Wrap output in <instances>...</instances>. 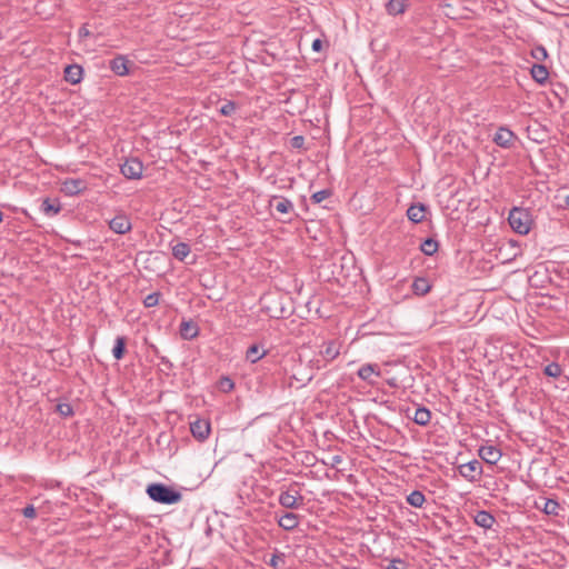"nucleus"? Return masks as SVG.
Instances as JSON below:
<instances>
[{
  "mask_svg": "<svg viewBox=\"0 0 569 569\" xmlns=\"http://www.w3.org/2000/svg\"><path fill=\"white\" fill-rule=\"evenodd\" d=\"M147 493L151 500L163 505H173L182 499L179 491L159 482L149 485Z\"/></svg>",
  "mask_w": 569,
  "mask_h": 569,
  "instance_id": "obj_1",
  "label": "nucleus"
},
{
  "mask_svg": "<svg viewBox=\"0 0 569 569\" xmlns=\"http://www.w3.org/2000/svg\"><path fill=\"white\" fill-rule=\"evenodd\" d=\"M508 222L515 232L525 236L531 230V213L528 209L515 207L509 212Z\"/></svg>",
  "mask_w": 569,
  "mask_h": 569,
  "instance_id": "obj_2",
  "label": "nucleus"
},
{
  "mask_svg": "<svg viewBox=\"0 0 569 569\" xmlns=\"http://www.w3.org/2000/svg\"><path fill=\"white\" fill-rule=\"evenodd\" d=\"M144 166L137 157H130L120 166L121 174L129 180H139L142 178Z\"/></svg>",
  "mask_w": 569,
  "mask_h": 569,
  "instance_id": "obj_3",
  "label": "nucleus"
},
{
  "mask_svg": "<svg viewBox=\"0 0 569 569\" xmlns=\"http://www.w3.org/2000/svg\"><path fill=\"white\" fill-rule=\"evenodd\" d=\"M459 475L469 482H476L482 475V466L478 460H471L458 467Z\"/></svg>",
  "mask_w": 569,
  "mask_h": 569,
  "instance_id": "obj_4",
  "label": "nucleus"
},
{
  "mask_svg": "<svg viewBox=\"0 0 569 569\" xmlns=\"http://www.w3.org/2000/svg\"><path fill=\"white\" fill-rule=\"evenodd\" d=\"M88 188L87 182L80 178H68L61 182V192L66 196H77Z\"/></svg>",
  "mask_w": 569,
  "mask_h": 569,
  "instance_id": "obj_5",
  "label": "nucleus"
},
{
  "mask_svg": "<svg viewBox=\"0 0 569 569\" xmlns=\"http://www.w3.org/2000/svg\"><path fill=\"white\" fill-rule=\"evenodd\" d=\"M210 430V422L207 419H196L190 423V431L192 436L199 441H204L208 439Z\"/></svg>",
  "mask_w": 569,
  "mask_h": 569,
  "instance_id": "obj_6",
  "label": "nucleus"
},
{
  "mask_svg": "<svg viewBox=\"0 0 569 569\" xmlns=\"http://www.w3.org/2000/svg\"><path fill=\"white\" fill-rule=\"evenodd\" d=\"M269 207L280 214H289L295 211L292 201L283 196H272L269 200Z\"/></svg>",
  "mask_w": 569,
  "mask_h": 569,
  "instance_id": "obj_7",
  "label": "nucleus"
},
{
  "mask_svg": "<svg viewBox=\"0 0 569 569\" xmlns=\"http://www.w3.org/2000/svg\"><path fill=\"white\" fill-rule=\"evenodd\" d=\"M478 455L486 463L496 465L500 460L502 452L498 447L487 443L479 448Z\"/></svg>",
  "mask_w": 569,
  "mask_h": 569,
  "instance_id": "obj_8",
  "label": "nucleus"
},
{
  "mask_svg": "<svg viewBox=\"0 0 569 569\" xmlns=\"http://www.w3.org/2000/svg\"><path fill=\"white\" fill-rule=\"evenodd\" d=\"M109 228L118 234H124L132 228L131 221L124 213L117 214L109 221Z\"/></svg>",
  "mask_w": 569,
  "mask_h": 569,
  "instance_id": "obj_9",
  "label": "nucleus"
},
{
  "mask_svg": "<svg viewBox=\"0 0 569 569\" xmlns=\"http://www.w3.org/2000/svg\"><path fill=\"white\" fill-rule=\"evenodd\" d=\"M516 140V134L507 127H500L493 136V142L501 148H510Z\"/></svg>",
  "mask_w": 569,
  "mask_h": 569,
  "instance_id": "obj_10",
  "label": "nucleus"
},
{
  "mask_svg": "<svg viewBox=\"0 0 569 569\" xmlns=\"http://www.w3.org/2000/svg\"><path fill=\"white\" fill-rule=\"evenodd\" d=\"M302 500H303V497L298 491H295V493H291L290 490L282 491L278 499L280 506H282L283 508H287V509L299 508Z\"/></svg>",
  "mask_w": 569,
  "mask_h": 569,
  "instance_id": "obj_11",
  "label": "nucleus"
},
{
  "mask_svg": "<svg viewBox=\"0 0 569 569\" xmlns=\"http://www.w3.org/2000/svg\"><path fill=\"white\" fill-rule=\"evenodd\" d=\"M340 342L330 340L323 345V348L320 350V356L323 358L325 362L328 363L340 355Z\"/></svg>",
  "mask_w": 569,
  "mask_h": 569,
  "instance_id": "obj_12",
  "label": "nucleus"
},
{
  "mask_svg": "<svg viewBox=\"0 0 569 569\" xmlns=\"http://www.w3.org/2000/svg\"><path fill=\"white\" fill-rule=\"evenodd\" d=\"M128 63V59L124 56L119 54L114 57L112 60H110L109 68L117 76L123 77L129 73Z\"/></svg>",
  "mask_w": 569,
  "mask_h": 569,
  "instance_id": "obj_13",
  "label": "nucleus"
},
{
  "mask_svg": "<svg viewBox=\"0 0 569 569\" xmlns=\"http://www.w3.org/2000/svg\"><path fill=\"white\" fill-rule=\"evenodd\" d=\"M300 522V517L297 513L293 512H286L282 515L279 520L278 525L286 531H292L295 530Z\"/></svg>",
  "mask_w": 569,
  "mask_h": 569,
  "instance_id": "obj_14",
  "label": "nucleus"
},
{
  "mask_svg": "<svg viewBox=\"0 0 569 569\" xmlns=\"http://www.w3.org/2000/svg\"><path fill=\"white\" fill-rule=\"evenodd\" d=\"M83 69L79 64H70L64 69V79L71 84H77L82 80Z\"/></svg>",
  "mask_w": 569,
  "mask_h": 569,
  "instance_id": "obj_15",
  "label": "nucleus"
},
{
  "mask_svg": "<svg viewBox=\"0 0 569 569\" xmlns=\"http://www.w3.org/2000/svg\"><path fill=\"white\" fill-rule=\"evenodd\" d=\"M473 521L477 526L483 529H491L496 522V519L489 511L480 510L475 515Z\"/></svg>",
  "mask_w": 569,
  "mask_h": 569,
  "instance_id": "obj_16",
  "label": "nucleus"
},
{
  "mask_svg": "<svg viewBox=\"0 0 569 569\" xmlns=\"http://www.w3.org/2000/svg\"><path fill=\"white\" fill-rule=\"evenodd\" d=\"M408 6V0H389L386 3V11L391 16H398L403 13Z\"/></svg>",
  "mask_w": 569,
  "mask_h": 569,
  "instance_id": "obj_17",
  "label": "nucleus"
},
{
  "mask_svg": "<svg viewBox=\"0 0 569 569\" xmlns=\"http://www.w3.org/2000/svg\"><path fill=\"white\" fill-rule=\"evenodd\" d=\"M411 288L416 296L422 297L430 291L431 284L427 278L418 277L413 280Z\"/></svg>",
  "mask_w": 569,
  "mask_h": 569,
  "instance_id": "obj_18",
  "label": "nucleus"
},
{
  "mask_svg": "<svg viewBox=\"0 0 569 569\" xmlns=\"http://www.w3.org/2000/svg\"><path fill=\"white\" fill-rule=\"evenodd\" d=\"M372 376H380V370L376 365L367 363L358 370V377L367 382L372 383Z\"/></svg>",
  "mask_w": 569,
  "mask_h": 569,
  "instance_id": "obj_19",
  "label": "nucleus"
},
{
  "mask_svg": "<svg viewBox=\"0 0 569 569\" xmlns=\"http://www.w3.org/2000/svg\"><path fill=\"white\" fill-rule=\"evenodd\" d=\"M41 210L46 216L53 217L61 211V204L57 199L46 198L41 203Z\"/></svg>",
  "mask_w": 569,
  "mask_h": 569,
  "instance_id": "obj_20",
  "label": "nucleus"
},
{
  "mask_svg": "<svg viewBox=\"0 0 569 569\" xmlns=\"http://www.w3.org/2000/svg\"><path fill=\"white\" fill-rule=\"evenodd\" d=\"M426 207L422 203L412 204L407 210V217L410 221L419 223L425 219Z\"/></svg>",
  "mask_w": 569,
  "mask_h": 569,
  "instance_id": "obj_21",
  "label": "nucleus"
},
{
  "mask_svg": "<svg viewBox=\"0 0 569 569\" xmlns=\"http://www.w3.org/2000/svg\"><path fill=\"white\" fill-rule=\"evenodd\" d=\"M180 335L183 339L191 340L199 335V330L193 322L182 321L180 325Z\"/></svg>",
  "mask_w": 569,
  "mask_h": 569,
  "instance_id": "obj_22",
  "label": "nucleus"
},
{
  "mask_svg": "<svg viewBox=\"0 0 569 569\" xmlns=\"http://www.w3.org/2000/svg\"><path fill=\"white\" fill-rule=\"evenodd\" d=\"M431 412L426 407L417 408L413 416V421L420 426H427L430 422Z\"/></svg>",
  "mask_w": 569,
  "mask_h": 569,
  "instance_id": "obj_23",
  "label": "nucleus"
},
{
  "mask_svg": "<svg viewBox=\"0 0 569 569\" xmlns=\"http://www.w3.org/2000/svg\"><path fill=\"white\" fill-rule=\"evenodd\" d=\"M190 251V246L187 242H178L172 247V256L179 261H183Z\"/></svg>",
  "mask_w": 569,
  "mask_h": 569,
  "instance_id": "obj_24",
  "label": "nucleus"
},
{
  "mask_svg": "<svg viewBox=\"0 0 569 569\" xmlns=\"http://www.w3.org/2000/svg\"><path fill=\"white\" fill-rule=\"evenodd\" d=\"M531 76L538 83H543L549 77V72L543 64H533Z\"/></svg>",
  "mask_w": 569,
  "mask_h": 569,
  "instance_id": "obj_25",
  "label": "nucleus"
},
{
  "mask_svg": "<svg viewBox=\"0 0 569 569\" xmlns=\"http://www.w3.org/2000/svg\"><path fill=\"white\" fill-rule=\"evenodd\" d=\"M266 356V351H261L260 350V347L257 346V345H252L250 346L247 351H246V359L251 362V363H256L257 361H259L261 358H263Z\"/></svg>",
  "mask_w": 569,
  "mask_h": 569,
  "instance_id": "obj_26",
  "label": "nucleus"
},
{
  "mask_svg": "<svg viewBox=\"0 0 569 569\" xmlns=\"http://www.w3.org/2000/svg\"><path fill=\"white\" fill-rule=\"evenodd\" d=\"M126 352V338L122 336L117 337L112 348V356L116 360H121Z\"/></svg>",
  "mask_w": 569,
  "mask_h": 569,
  "instance_id": "obj_27",
  "label": "nucleus"
},
{
  "mask_svg": "<svg viewBox=\"0 0 569 569\" xmlns=\"http://www.w3.org/2000/svg\"><path fill=\"white\" fill-rule=\"evenodd\" d=\"M407 502L415 508H421L426 502V497L421 491L413 490L407 496Z\"/></svg>",
  "mask_w": 569,
  "mask_h": 569,
  "instance_id": "obj_28",
  "label": "nucleus"
},
{
  "mask_svg": "<svg viewBox=\"0 0 569 569\" xmlns=\"http://www.w3.org/2000/svg\"><path fill=\"white\" fill-rule=\"evenodd\" d=\"M438 241H436L435 239L432 238H427L420 246V249L421 251L426 254V256H432L433 253H436L438 251Z\"/></svg>",
  "mask_w": 569,
  "mask_h": 569,
  "instance_id": "obj_29",
  "label": "nucleus"
},
{
  "mask_svg": "<svg viewBox=\"0 0 569 569\" xmlns=\"http://www.w3.org/2000/svg\"><path fill=\"white\" fill-rule=\"evenodd\" d=\"M543 373L551 378H558L562 375V368L558 362H550L543 368Z\"/></svg>",
  "mask_w": 569,
  "mask_h": 569,
  "instance_id": "obj_30",
  "label": "nucleus"
},
{
  "mask_svg": "<svg viewBox=\"0 0 569 569\" xmlns=\"http://www.w3.org/2000/svg\"><path fill=\"white\" fill-rule=\"evenodd\" d=\"M218 388L220 391L224 392V393H228L230 392L231 390H233L234 388V382L232 381L231 378L224 376V377H221L219 382H218Z\"/></svg>",
  "mask_w": 569,
  "mask_h": 569,
  "instance_id": "obj_31",
  "label": "nucleus"
},
{
  "mask_svg": "<svg viewBox=\"0 0 569 569\" xmlns=\"http://www.w3.org/2000/svg\"><path fill=\"white\" fill-rule=\"evenodd\" d=\"M237 110V103L234 101H227L220 107V113L224 117H231Z\"/></svg>",
  "mask_w": 569,
  "mask_h": 569,
  "instance_id": "obj_32",
  "label": "nucleus"
},
{
  "mask_svg": "<svg viewBox=\"0 0 569 569\" xmlns=\"http://www.w3.org/2000/svg\"><path fill=\"white\" fill-rule=\"evenodd\" d=\"M159 299L160 292H152L144 298L143 305L146 308L156 307L159 303Z\"/></svg>",
  "mask_w": 569,
  "mask_h": 569,
  "instance_id": "obj_33",
  "label": "nucleus"
},
{
  "mask_svg": "<svg viewBox=\"0 0 569 569\" xmlns=\"http://www.w3.org/2000/svg\"><path fill=\"white\" fill-rule=\"evenodd\" d=\"M57 411L62 417H71L74 413L72 406L70 403H67V402L59 403L57 406Z\"/></svg>",
  "mask_w": 569,
  "mask_h": 569,
  "instance_id": "obj_34",
  "label": "nucleus"
},
{
  "mask_svg": "<svg viewBox=\"0 0 569 569\" xmlns=\"http://www.w3.org/2000/svg\"><path fill=\"white\" fill-rule=\"evenodd\" d=\"M559 508H560V506L556 500L548 499L545 503L543 511L547 515H557Z\"/></svg>",
  "mask_w": 569,
  "mask_h": 569,
  "instance_id": "obj_35",
  "label": "nucleus"
},
{
  "mask_svg": "<svg viewBox=\"0 0 569 569\" xmlns=\"http://www.w3.org/2000/svg\"><path fill=\"white\" fill-rule=\"evenodd\" d=\"M331 196V191L328 190V189H323V190H320V191H317L315 192L312 196H311V200L312 202L315 203H320L322 202L323 200H326L327 198H329Z\"/></svg>",
  "mask_w": 569,
  "mask_h": 569,
  "instance_id": "obj_36",
  "label": "nucleus"
},
{
  "mask_svg": "<svg viewBox=\"0 0 569 569\" xmlns=\"http://www.w3.org/2000/svg\"><path fill=\"white\" fill-rule=\"evenodd\" d=\"M386 569H408V566L402 559L396 558L388 563Z\"/></svg>",
  "mask_w": 569,
  "mask_h": 569,
  "instance_id": "obj_37",
  "label": "nucleus"
},
{
  "mask_svg": "<svg viewBox=\"0 0 569 569\" xmlns=\"http://www.w3.org/2000/svg\"><path fill=\"white\" fill-rule=\"evenodd\" d=\"M290 144L293 149H301L305 146V138L302 136H295L291 138Z\"/></svg>",
  "mask_w": 569,
  "mask_h": 569,
  "instance_id": "obj_38",
  "label": "nucleus"
},
{
  "mask_svg": "<svg viewBox=\"0 0 569 569\" xmlns=\"http://www.w3.org/2000/svg\"><path fill=\"white\" fill-rule=\"evenodd\" d=\"M22 513L26 518L30 519L34 518L37 515L36 508L32 505H28L27 507H24Z\"/></svg>",
  "mask_w": 569,
  "mask_h": 569,
  "instance_id": "obj_39",
  "label": "nucleus"
},
{
  "mask_svg": "<svg viewBox=\"0 0 569 569\" xmlns=\"http://www.w3.org/2000/svg\"><path fill=\"white\" fill-rule=\"evenodd\" d=\"M280 560H281V557L279 555H272L270 560L268 561V565L272 568H278Z\"/></svg>",
  "mask_w": 569,
  "mask_h": 569,
  "instance_id": "obj_40",
  "label": "nucleus"
},
{
  "mask_svg": "<svg viewBox=\"0 0 569 569\" xmlns=\"http://www.w3.org/2000/svg\"><path fill=\"white\" fill-rule=\"evenodd\" d=\"M322 47V42L320 39H316L313 42H312V50L313 51H320Z\"/></svg>",
  "mask_w": 569,
  "mask_h": 569,
  "instance_id": "obj_41",
  "label": "nucleus"
},
{
  "mask_svg": "<svg viewBox=\"0 0 569 569\" xmlns=\"http://www.w3.org/2000/svg\"><path fill=\"white\" fill-rule=\"evenodd\" d=\"M90 34L89 30L86 28V27H81L79 29V37L82 38V37H88Z\"/></svg>",
  "mask_w": 569,
  "mask_h": 569,
  "instance_id": "obj_42",
  "label": "nucleus"
},
{
  "mask_svg": "<svg viewBox=\"0 0 569 569\" xmlns=\"http://www.w3.org/2000/svg\"><path fill=\"white\" fill-rule=\"evenodd\" d=\"M267 312L270 315V317L272 318H280L282 317V313H283V310L281 309L279 313H272L270 308H267Z\"/></svg>",
  "mask_w": 569,
  "mask_h": 569,
  "instance_id": "obj_43",
  "label": "nucleus"
},
{
  "mask_svg": "<svg viewBox=\"0 0 569 569\" xmlns=\"http://www.w3.org/2000/svg\"><path fill=\"white\" fill-rule=\"evenodd\" d=\"M293 378L300 382L310 381L312 379L311 376L305 377V378H298L296 375H293Z\"/></svg>",
  "mask_w": 569,
  "mask_h": 569,
  "instance_id": "obj_44",
  "label": "nucleus"
},
{
  "mask_svg": "<svg viewBox=\"0 0 569 569\" xmlns=\"http://www.w3.org/2000/svg\"><path fill=\"white\" fill-rule=\"evenodd\" d=\"M341 461H342V458L340 456H335L332 458V465L333 466L340 463Z\"/></svg>",
  "mask_w": 569,
  "mask_h": 569,
  "instance_id": "obj_45",
  "label": "nucleus"
},
{
  "mask_svg": "<svg viewBox=\"0 0 569 569\" xmlns=\"http://www.w3.org/2000/svg\"><path fill=\"white\" fill-rule=\"evenodd\" d=\"M539 51H541V52H539V56H543V57L547 56L545 48H539Z\"/></svg>",
  "mask_w": 569,
  "mask_h": 569,
  "instance_id": "obj_46",
  "label": "nucleus"
},
{
  "mask_svg": "<svg viewBox=\"0 0 569 569\" xmlns=\"http://www.w3.org/2000/svg\"><path fill=\"white\" fill-rule=\"evenodd\" d=\"M539 51H541V52H539V56H543V57L547 56L545 48H539Z\"/></svg>",
  "mask_w": 569,
  "mask_h": 569,
  "instance_id": "obj_47",
  "label": "nucleus"
},
{
  "mask_svg": "<svg viewBox=\"0 0 569 569\" xmlns=\"http://www.w3.org/2000/svg\"><path fill=\"white\" fill-rule=\"evenodd\" d=\"M2 219H3V213H2V211L0 210V222L2 221Z\"/></svg>",
  "mask_w": 569,
  "mask_h": 569,
  "instance_id": "obj_48",
  "label": "nucleus"
}]
</instances>
